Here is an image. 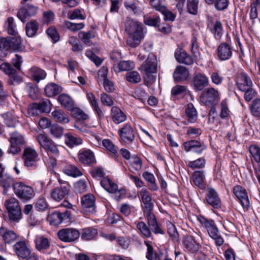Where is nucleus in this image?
Returning <instances> with one entry per match:
<instances>
[{
	"mask_svg": "<svg viewBox=\"0 0 260 260\" xmlns=\"http://www.w3.org/2000/svg\"><path fill=\"white\" fill-rule=\"evenodd\" d=\"M28 75L34 81L39 82L46 77L45 72L41 69L34 67L28 71Z\"/></svg>",
	"mask_w": 260,
	"mask_h": 260,
	"instance_id": "nucleus-34",
	"label": "nucleus"
},
{
	"mask_svg": "<svg viewBox=\"0 0 260 260\" xmlns=\"http://www.w3.org/2000/svg\"><path fill=\"white\" fill-rule=\"evenodd\" d=\"M69 43L72 46L73 52H80L82 50L83 47L80 41L76 37H70L68 40Z\"/></svg>",
	"mask_w": 260,
	"mask_h": 260,
	"instance_id": "nucleus-47",
	"label": "nucleus"
},
{
	"mask_svg": "<svg viewBox=\"0 0 260 260\" xmlns=\"http://www.w3.org/2000/svg\"><path fill=\"white\" fill-rule=\"evenodd\" d=\"M113 68L115 71L117 72L129 71L135 68V63L131 60L123 61L114 64Z\"/></svg>",
	"mask_w": 260,
	"mask_h": 260,
	"instance_id": "nucleus-36",
	"label": "nucleus"
},
{
	"mask_svg": "<svg viewBox=\"0 0 260 260\" xmlns=\"http://www.w3.org/2000/svg\"><path fill=\"white\" fill-rule=\"evenodd\" d=\"M236 82L240 90H245V88H250L253 86L250 77L244 72H241L237 75Z\"/></svg>",
	"mask_w": 260,
	"mask_h": 260,
	"instance_id": "nucleus-15",
	"label": "nucleus"
},
{
	"mask_svg": "<svg viewBox=\"0 0 260 260\" xmlns=\"http://www.w3.org/2000/svg\"><path fill=\"white\" fill-rule=\"evenodd\" d=\"M137 228L140 230L142 234L145 237L149 238L151 236V232L149 228L143 221L138 222L137 224Z\"/></svg>",
	"mask_w": 260,
	"mask_h": 260,
	"instance_id": "nucleus-54",
	"label": "nucleus"
},
{
	"mask_svg": "<svg viewBox=\"0 0 260 260\" xmlns=\"http://www.w3.org/2000/svg\"><path fill=\"white\" fill-rule=\"evenodd\" d=\"M5 124L8 127H15L19 122L18 117L14 112H8L2 115Z\"/></svg>",
	"mask_w": 260,
	"mask_h": 260,
	"instance_id": "nucleus-28",
	"label": "nucleus"
},
{
	"mask_svg": "<svg viewBox=\"0 0 260 260\" xmlns=\"http://www.w3.org/2000/svg\"><path fill=\"white\" fill-rule=\"evenodd\" d=\"M208 27L216 39L219 40L222 35V26L220 21L211 22Z\"/></svg>",
	"mask_w": 260,
	"mask_h": 260,
	"instance_id": "nucleus-31",
	"label": "nucleus"
},
{
	"mask_svg": "<svg viewBox=\"0 0 260 260\" xmlns=\"http://www.w3.org/2000/svg\"><path fill=\"white\" fill-rule=\"evenodd\" d=\"M184 149L186 151H193L198 154H201L206 148L203 143L196 140H191L183 143Z\"/></svg>",
	"mask_w": 260,
	"mask_h": 260,
	"instance_id": "nucleus-19",
	"label": "nucleus"
},
{
	"mask_svg": "<svg viewBox=\"0 0 260 260\" xmlns=\"http://www.w3.org/2000/svg\"><path fill=\"white\" fill-rule=\"evenodd\" d=\"M175 57L179 62L187 65L191 64L193 62L192 58L182 50H177L175 53Z\"/></svg>",
	"mask_w": 260,
	"mask_h": 260,
	"instance_id": "nucleus-30",
	"label": "nucleus"
},
{
	"mask_svg": "<svg viewBox=\"0 0 260 260\" xmlns=\"http://www.w3.org/2000/svg\"><path fill=\"white\" fill-rule=\"evenodd\" d=\"M198 3V0H187V9L189 13L193 15L197 14Z\"/></svg>",
	"mask_w": 260,
	"mask_h": 260,
	"instance_id": "nucleus-59",
	"label": "nucleus"
},
{
	"mask_svg": "<svg viewBox=\"0 0 260 260\" xmlns=\"http://www.w3.org/2000/svg\"><path fill=\"white\" fill-rule=\"evenodd\" d=\"M70 214L71 212L68 210L63 213L55 212L49 216L48 219L50 224L57 225L63 222L64 220H67L68 221L70 219Z\"/></svg>",
	"mask_w": 260,
	"mask_h": 260,
	"instance_id": "nucleus-17",
	"label": "nucleus"
},
{
	"mask_svg": "<svg viewBox=\"0 0 260 260\" xmlns=\"http://www.w3.org/2000/svg\"><path fill=\"white\" fill-rule=\"evenodd\" d=\"M183 244L185 247L191 252H196L201 247V245L195 241L194 238L191 235H186L183 239Z\"/></svg>",
	"mask_w": 260,
	"mask_h": 260,
	"instance_id": "nucleus-25",
	"label": "nucleus"
},
{
	"mask_svg": "<svg viewBox=\"0 0 260 260\" xmlns=\"http://www.w3.org/2000/svg\"><path fill=\"white\" fill-rule=\"evenodd\" d=\"M14 191L15 194L24 202L30 200L35 196V191L31 186L21 182H17L14 185Z\"/></svg>",
	"mask_w": 260,
	"mask_h": 260,
	"instance_id": "nucleus-3",
	"label": "nucleus"
},
{
	"mask_svg": "<svg viewBox=\"0 0 260 260\" xmlns=\"http://www.w3.org/2000/svg\"><path fill=\"white\" fill-rule=\"evenodd\" d=\"M63 172L67 175L76 177L82 175L81 171L75 166L71 164L66 165L63 168Z\"/></svg>",
	"mask_w": 260,
	"mask_h": 260,
	"instance_id": "nucleus-38",
	"label": "nucleus"
},
{
	"mask_svg": "<svg viewBox=\"0 0 260 260\" xmlns=\"http://www.w3.org/2000/svg\"><path fill=\"white\" fill-rule=\"evenodd\" d=\"M5 206L11 220L18 222L21 218V210L18 201L15 198L7 200Z\"/></svg>",
	"mask_w": 260,
	"mask_h": 260,
	"instance_id": "nucleus-4",
	"label": "nucleus"
},
{
	"mask_svg": "<svg viewBox=\"0 0 260 260\" xmlns=\"http://www.w3.org/2000/svg\"><path fill=\"white\" fill-rule=\"evenodd\" d=\"M126 80L131 83H139L141 80L140 75L137 71H131L126 74Z\"/></svg>",
	"mask_w": 260,
	"mask_h": 260,
	"instance_id": "nucleus-48",
	"label": "nucleus"
},
{
	"mask_svg": "<svg viewBox=\"0 0 260 260\" xmlns=\"http://www.w3.org/2000/svg\"><path fill=\"white\" fill-rule=\"evenodd\" d=\"M39 28V23L35 20H32L26 24L25 31L29 37H34Z\"/></svg>",
	"mask_w": 260,
	"mask_h": 260,
	"instance_id": "nucleus-40",
	"label": "nucleus"
},
{
	"mask_svg": "<svg viewBox=\"0 0 260 260\" xmlns=\"http://www.w3.org/2000/svg\"><path fill=\"white\" fill-rule=\"evenodd\" d=\"M10 49L16 51L22 50L21 41L19 38L10 37Z\"/></svg>",
	"mask_w": 260,
	"mask_h": 260,
	"instance_id": "nucleus-51",
	"label": "nucleus"
},
{
	"mask_svg": "<svg viewBox=\"0 0 260 260\" xmlns=\"http://www.w3.org/2000/svg\"><path fill=\"white\" fill-rule=\"evenodd\" d=\"M207 231L210 237L215 240V244L217 246L223 244V239L219 234V231L215 223L209 228Z\"/></svg>",
	"mask_w": 260,
	"mask_h": 260,
	"instance_id": "nucleus-32",
	"label": "nucleus"
},
{
	"mask_svg": "<svg viewBox=\"0 0 260 260\" xmlns=\"http://www.w3.org/2000/svg\"><path fill=\"white\" fill-rule=\"evenodd\" d=\"M233 193L239 200L244 208L247 209L250 205L249 201L246 190L241 186L234 187Z\"/></svg>",
	"mask_w": 260,
	"mask_h": 260,
	"instance_id": "nucleus-14",
	"label": "nucleus"
},
{
	"mask_svg": "<svg viewBox=\"0 0 260 260\" xmlns=\"http://www.w3.org/2000/svg\"><path fill=\"white\" fill-rule=\"evenodd\" d=\"M249 152L253 157L254 159L257 162H260V148L255 145L249 147Z\"/></svg>",
	"mask_w": 260,
	"mask_h": 260,
	"instance_id": "nucleus-64",
	"label": "nucleus"
},
{
	"mask_svg": "<svg viewBox=\"0 0 260 260\" xmlns=\"http://www.w3.org/2000/svg\"><path fill=\"white\" fill-rule=\"evenodd\" d=\"M44 149L47 152L48 156L53 155L54 156H58L59 155V152L57 146L53 141Z\"/></svg>",
	"mask_w": 260,
	"mask_h": 260,
	"instance_id": "nucleus-56",
	"label": "nucleus"
},
{
	"mask_svg": "<svg viewBox=\"0 0 260 260\" xmlns=\"http://www.w3.org/2000/svg\"><path fill=\"white\" fill-rule=\"evenodd\" d=\"M78 158L81 162L85 165H91L95 161L93 152L89 150L79 153Z\"/></svg>",
	"mask_w": 260,
	"mask_h": 260,
	"instance_id": "nucleus-29",
	"label": "nucleus"
},
{
	"mask_svg": "<svg viewBox=\"0 0 260 260\" xmlns=\"http://www.w3.org/2000/svg\"><path fill=\"white\" fill-rule=\"evenodd\" d=\"M147 246L146 257L148 260H156L157 254L154 251L152 245L149 241L144 242Z\"/></svg>",
	"mask_w": 260,
	"mask_h": 260,
	"instance_id": "nucleus-52",
	"label": "nucleus"
},
{
	"mask_svg": "<svg viewBox=\"0 0 260 260\" xmlns=\"http://www.w3.org/2000/svg\"><path fill=\"white\" fill-rule=\"evenodd\" d=\"M125 30L128 35L126 40L127 45L133 48L137 47L143 38L141 24L133 19H127L125 23Z\"/></svg>",
	"mask_w": 260,
	"mask_h": 260,
	"instance_id": "nucleus-1",
	"label": "nucleus"
},
{
	"mask_svg": "<svg viewBox=\"0 0 260 260\" xmlns=\"http://www.w3.org/2000/svg\"><path fill=\"white\" fill-rule=\"evenodd\" d=\"M250 111L252 115L255 117H260V99L254 100L250 107Z\"/></svg>",
	"mask_w": 260,
	"mask_h": 260,
	"instance_id": "nucleus-53",
	"label": "nucleus"
},
{
	"mask_svg": "<svg viewBox=\"0 0 260 260\" xmlns=\"http://www.w3.org/2000/svg\"><path fill=\"white\" fill-rule=\"evenodd\" d=\"M58 100L62 106L68 110H72L73 103L70 96L66 94H62L58 96Z\"/></svg>",
	"mask_w": 260,
	"mask_h": 260,
	"instance_id": "nucleus-43",
	"label": "nucleus"
},
{
	"mask_svg": "<svg viewBox=\"0 0 260 260\" xmlns=\"http://www.w3.org/2000/svg\"><path fill=\"white\" fill-rule=\"evenodd\" d=\"M204 171H195L192 174V181L193 183L200 188L205 187L204 182Z\"/></svg>",
	"mask_w": 260,
	"mask_h": 260,
	"instance_id": "nucleus-39",
	"label": "nucleus"
},
{
	"mask_svg": "<svg viewBox=\"0 0 260 260\" xmlns=\"http://www.w3.org/2000/svg\"><path fill=\"white\" fill-rule=\"evenodd\" d=\"M81 205L85 212L89 214L95 212V198L92 194L89 193L82 197Z\"/></svg>",
	"mask_w": 260,
	"mask_h": 260,
	"instance_id": "nucleus-13",
	"label": "nucleus"
},
{
	"mask_svg": "<svg viewBox=\"0 0 260 260\" xmlns=\"http://www.w3.org/2000/svg\"><path fill=\"white\" fill-rule=\"evenodd\" d=\"M14 250L17 255L22 258H25L30 254L29 249L23 241H19L14 245Z\"/></svg>",
	"mask_w": 260,
	"mask_h": 260,
	"instance_id": "nucleus-23",
	"label": "nucleus"
},
{
	"mask_svg": "<svg viewBox=\"0 0 260 260\" xmlns=\"http://www.w3.org/2000/svg\"><path fill=\"white\" fill-rule=\"evenodd\" d=\"M37 105L42 112L49 113L51 111V104L48 99H43Z\"/></svg>",
	"mask_w": 260,
	"mask_h": 260,
	"instance_id": "nucleus-49",
	"label": "nucleus"
},
{
	"mask_svg": "<svg viewBox=\"0 0 260 260\" xmlns=\"http://www.w3.org/2000/svg\"><path fill=\"white\" fill-rule=\"evenodd\" d=\"M131 168L135 171H140L142 166V161L140 158L137 156H133L130 161Z\"/></svg>",
	"mask_w": 260,
	"mask_h": 260,
	"instance_id": "nucleus-55",
	"label": "nucleus"
},
{
	"mask_svg": "<svg viewBox=\"0 0 260 260\" xmlns=\"http://www.w3.org/2000/svg\"><path fill=\"white\" fill-rule=\"evenodd\" d=\"M102 186L108 192L114 194L115 198L119 201L125 195V190L123 188L118 189L116 184L108 178H104L101 182Z\"/></svg>",
	"mask_w": 260,
	"mask_h": 260,
	"instance_id": "nucleus-8",
	"label": "nucleus"
},
{
	"mask_svg": "<svg viewBox=\"0 0 260 260\" xmlns=\"http://www.w3.org/2000/svg\"><path fill=\"white\" fill-rule=\"evenodd\" d=\"M138 195L144 204V213L151 212L154 206L151 193L146 188H142Z\"/></svg>",
	"mask_w": 260,
	"mask_h": 260,
	"instance_id": "nucleus-12",
	"label": "nucleus"
},
{
	"mask_svg": "<svg viewBox=\"0 0 260 260\" xmlns=\"http://www.w3.org/2000/svg\"><path fill=\"white\" fill-rule=\"evenodd\" d=\"M97 234L96 229L92 228H86L83 230L81 238L85 240H91L97 235Z\"/></svg>",
	"mask_w": 260,
	"mask_h": 260,
	"instance_id": "nucleus-46",
	"label": "nucleus"
},
{
	"mask_svg": "<svg viewBox=\"0 0 260 260\" xmlns=\"http://www.w3.org/2000/svg\"><path fill=\"white\" fill-rule=\"evenodd\" d=\"M59 239L63 242L71 243L77 240L80 237L79 231L74 228H64L58 232Z\"/></svg>",
	"mask_w": 260,
	"mask_h": 260,
	"instance_id": "nucleus-10",
	"label": "nucleus"
},
{
	"mask_svg": "<svg viewBox=\"0 0 260 260\" xmlns=\"http://www.w3.org/2000/svg\"><path fill=\"white\" fill-rule=\"evenodd\" d=\"M22 159L24 166L30 169H36L40 160L37 151L30 147L26 148L24 150Z\"/></svg>",
	"mask_w": 260,
	"mask_h": 260,
	"instance_id": "nucleus-5",
	"label": "nucleus"
},
{
	"mask_svg": "<svg viewBox=\"0 0 260 260\" xmlns=\"http://www.w3.org/2000/svg\"><path fill=\"white\" fill-rule=\"evenodd\" d=\"M37 140L39 143L41 147L45 149L51 142L52 140L49 139L45 135L40 134L36 137Z\"/></svg>",
	"mask_w": 260,
	"mask_h": 260,
	"instance_id": "nucleus-60",
	"label": "nucleus"
},
{
	"mask_svg": "<svg viewBox=\"0 0 260 260\" xmlns=\"http://www.w3.org/2000/svg\"><path fill=\"white\" fill-rule=\"evenodd\" d=\"M185 113L188 120L190 122H194L198 117L197 111L192 104L189 103L185 109Z\"/></svg>",
	"mask_w": 260,
	"mask_h": 260,
	"instance_id": "nucleus-41",
	"label": "nucleus"
},
{
	"mask_svg": "<svg viewBox=\"0 0 260 260\" xmlns=\"http://www.w3.org/2000/svg\"><path fill=\"white\" fill-rule=\"evenodd\" d=\"M51 115L54 120L56 122L66 124L70 121L67 114L61 110L56 109L54 110L52 112Z\"/></svg>",
	"mask_w": 260,
	"mask_h": 260,
	"instance_id": "nucleus-37",
	"label": "nucleus"
},
{
	"mask_svg": "<svg viewBox=\"0 0 260 260\" xmlns=\"http://www.w3.org/2000/svg\"><path fill=\"white\" fill-rule=\"evenodd\" d=\"M50 132L54 137L58 138L62 136L63 129L58 124H54L50 127Z\"/></svg>",
	"mask_w": 260,
	"mask_h": 260,
	"instance_id": "nucleus-58",
	"label": "nucleus"
},
{
	"mask_svg": "<svg viewBox=\"0 0 260 260\" xmlns=\"http://www.w3.org/2000/svg\"><path fill=\"white\" fill-rule=\"evenodd\" d=\"M0 236H2L4 242L6 244H11L16 241L18 236L14 231L2 226L0 228Z\"/></svg>",
	"mask_w": 260,
	"mask_h": 260,
	"instance_id": "nucleus-21",
	"label": "nucleus"
},
{
	"mask_svg": "<svg viewBox=\"0 0 260 260\" xmlns=\"http://www.w3.org/2000/svg\"><path fill=\"white\" fill-rule=\"evenodd\" d=\"M241 91L244 92V98L247 102L250 101L253 98L256 96L257 94L252 87L245 88V90H241Z\"/></svg>",
	"mask_w": 260,
	"mask_h": 260,
	"instance_id": "nucleus-62",
	"label": "nucleus"
},
{
	"mask_svg": "<svg viewBox=\"0 0 260 260\" xmlns=\"http://www.w3.org/2000/svg\"><path fill=\"white\" fill-rule=\"evenodd\" d=\"M60 185L52 189L50 192L51 198L54 201H60L68 196L70 191V185L67 182L58 179Z\"/></svg>",
	"mask_w": 260,
	"mask_h": 260,
	"instance_id": "nucleus-6",
	"label": "nucleus"
},
{
	"mask_svg": "<svg viewBox=\"0 0 260 260\" xmlns=\"http://www.w3.org/2000/svg\"><path fill=\"white\" fill-rule=\"evenodd\" d=\"M14 179L10 176L5 175L1 178L0 185L4 188L3 194H6L8 189L11 186L13 185Z\"/></svg>",
	"mask_w": 260,
	"mask_h": 260,
	"instance_id": "nucleus-42",
	"label": "nucleus"
},
{
	"mask_svg": "<svg viewBox=\"0 0 260 260\" xmlns=\"http://www.w3.org/2000/svg\"><path fill=\"white\" fill-rule=\"evenodd\" d=\"M120 141L125 144H132L135 139V132L129 123L124 124L118 131Z\"/></svg>",
	"mask_w": 260,
	"mask_h": 260,
	"instance_id": "nucleus-7",
	"label": "nucleus"
},
{
	"mask_svg": "<svg viewBox=\"0 0 260 260\" xmlns=\"http://www.w3.org/2000/svg\"><path fill=\"white\" fill-rule=\"evenodd\" d=\"M147 215L148 224L153 233L163 234V230L158 226L155 215L151 212L144 213Z\"/></svg>",
	"mask_w": 260,
	"mask_h": 260,
	"instance_id": "nucleus-26",
	"label": "nucleus"
},
{
	"mask_svg": "<svg viewBox=\"0 0 260 260\" xmlns=\"http://www.w3.org/2000/svg\"><path fill=\"white\" fill-rule=\"evenodd\" d=\"M61 91V87L53 83H49L45 88V94L48 97L55 96L60 93Z\"/></svg>",
	"mask_w": 260,
	"mask_h": 260,
	"instance_id": "nucleus-35",
	"label": "nucleus"
},
{
	"mask_svg": "<svg viewBox=\"0 0 260 260\" xmlns=\"http://www.w3.org/2000/svg\"><path fill=\"white\" fill-rule=\"evenodd\" d=\"M217 55L221 60L229 59L232 55L231 47L227 43H221L217 48Z\"/></svg>",
	"mask_w": 260,
	"mask_h": 260,
	"instance_id": "nucleus-20",
	"label": "nucleus"
},
{
	"mask_svg": "<svg viewBox=\"0 0 260 260\" xmlns=\"http://www.w3.org/2000/svg\"><path fill=\"white\" fill-rule=\"evenodd\" d=\"M36 248L41 251L44 249H47L50 246L48 239L43 237H37L35 240Z\"/></svg>",
	"mask_w": 260,
	"mask_h": 260,
	"instance_id": "nucleus-44",
	"label": "nucleus"
},
{
	"mask_svg": "<svg viewBox=\"0 0 260 260\" xmlns=\"http://www.w3.org/2000/svg\"><path fill=\"white\" fill-rule=\"evenodd\" d=\"M65 143L69 147L72 148L82 144L83 140L81 138L72 134H67L64 135Z\"/></svg>",
	"mask_w": 260,
	"mask_h": 260,
	"instance_id": "nucleus-33",
	"label": "nucleus"
},
{
	"mask_svg": "<svg viewBox=\"0 0 260 260\" xmlns=\"http://www.w3.org/2000/svg\"><path fill=\"white\" fill-rule=\"evenodd\" d=\"M219 100L217 90L209 88L203 92L200 96V101L206 106H210L217 102Z\"/></svg>",
	"mask_w": 260,
	"mask_h": 260,
	"instance_id": "nucleus-11",
	"label": "nucleus"
},
{
	"mask_svg": "<svg viewBox=\"0 0 260 260\" xmlns=\"http://www.w3.org/2000/svg\"><path fill=\"white\" fill-rule=\"evenodd\" d=\"M11 145L8 152L13 154H17L21 151V147L24 143L23 136L18 132H14L10 134L9 139Z\"/></svg>",
	"mask_w": 260,
	"mask_h": 260,
	"instance_id": "nucleus-9",
	"label": "nucleus"
},
{
	"mask_svg": "<svg viewBox=\"0 0 260 260\" xmlns=\"http://www.w3.org/2000/svg\"><path fill=\"white\" fill-rule=\"evenodd\" d=\"M188 76L189 72L188 70L182 66H177L173 73V77L176 82L186 80Z\"/></svg>",
	"mask_w": 260,
	"mask_h": 260,
	"instance_id": "nucleus-27",
	"label": "nucleus"
},
{
	"mask_svg": "<svg viewBox=\"0 0 260 260\" xmlns=\"http://www.w3.org/2000/svg\"><path fill=\"white\" fill-rule=\"evenodd\" d=\"M79 37L86 45L90 46L92 44L91 39L95 37L94 33L91 31L87 32L80 31L78 34Z\"/></svg>",
	"mask_w": 260,
	"mask_h": 260,
	"instance_id": "nucleus-45",
	"label": "nucleus"
},
{
	"mask_svg": "<svg viewBox=\"0 0 260 260\" xmlns=\"http://www.w3.org/2000/svg\"><path fill=\"white\" fill-rule=\"evenodd\" d=\"M107 68L102 67L98 72V77L103 81L105 90L108 92H112L114 90V86L113 83L107 78Z\"/></svg>",
	"mask_w": 260,
	"mask_h": 260,
	"instance_id": "nucleus-18",
	"label": "nucleus"
},
{
	"mask_svg": "<svg viewBox=\"0 0 260 260\" xmlns=\"http://www.w3.org/2000/svg\"><path fill=\"white\" fill-rule=\"evenodd\" d=\"M0 70L9 76L16 73V70L7 62H3L2 64H0Z\"/></svg>",
	"mask_w": 260,
	"mask_h": 260,
	"instance_id": "nucleus-61",
	"label": "nucleus"
},
{
	"mask_svg": "<svg viewBox=\"0 0 260 260\" xmlns=\"http://www.w3.org/2000/svg\"><path fill=\"white\" fill-rule=\"evenodd\" d=\"M206 164V160L204 158H199L196 160L189 161L187 166L192 170L203 168Z\"/></svg>",
	"mask_w": 260,
	"mask_h": 260,
	"instance_id": "nucleus-50",
	"label": "nucleus"
},
{
	"mask_svg": "<svg viewBox=\"0 0 260 260\" xmlns=\"http://www.w3.org/2000/svg\"><path fill=\"white\" fill-rule=\"evenodd\" d=\"M110 117L115 124H120L126 119V115L117 106H114L111 108Z\"/></svg>",
	"mask_w": 260,
	"mask_h": 260,
	"instance_id": "nucleus-22",
	"label": "nucleus"
},
{
	"mask_svg": "<svg viewBox=\"0 0 260 260\" xmlns=\"http://www.w3.org/2000/svg\"><path fill=\"white\" fill-rule=\"evenodd\" d=\"M193 83L196 90H202L208 85V80L206 76L199 73L194 75Z\"/></svg>",
	"mask_w": 260,
	"mask_h": 260,
	"instance_id": "nucleus-24",
	"label": "nucleus"
},
{
	"mask_svg": "<svg viewBox=\"0 0 260 260\" xmlns=\"http://www.w3.org/2000/svg\"><path fill=\"white\" fill-rule=\"evenodd\" d=\"M205 199L208 204L214 208L219 209L221 206V200L217 192L213 188H208Z\"/></svg>",
	"mask_w": 260,
	"mask_h": 260,
	"instance_id": "nucleus-16",
	"label": "nucleus"
},
{
	"mask_svg": "<svg viewBox=\"0 0 260 260\" xmlns=\"http://www.w3.org/2000/svg\"><path fill=\"white\" fill-rule=\"evenodd\" d=\"M167 227L168 234L172 237V239L177 241H179L178 234L175 225L172 223L169 222L167 224Z\"/></svg>",
	"mask_w": 260,
	"mask_h": 260,
	"instance_id": "nucleus-63",
	"label": "nucleus"
},
{
	"mask_svg": "<svg viewBox=\"0 0 260 260\" xmlns=\"http://www.w3.org/2000/svg\"><path fill=\"white\" fill-rule=\"evenodd\" d=\"M144 22L146 25L155 26L160 22V19L158 16H144Z\"/></svg>",
	"mask_w": 260,
	"mask_h": 260,
	"instance_id": "nucleus-57",
	"label": "nucleus"
},
{
	"mask_svg": "<svg viewBox=\"0 0 260 260\" xmlns=\"http://www.w3.org/2000/svg\"><path fill=\"white\" fill-rule=\"evenodd\" d=\"M157 64V61L156 56L153 54H150L141 66V69L145 74L146 79L148 82H153L154 81L155 77L152 74L156 73Z\"/></svg>",
	"mask_w": 260,
	"mask_h": 260,
	"instance_id": "nucleus-2",
	"label": "nucleus"
}]
</instances>
